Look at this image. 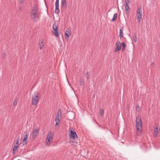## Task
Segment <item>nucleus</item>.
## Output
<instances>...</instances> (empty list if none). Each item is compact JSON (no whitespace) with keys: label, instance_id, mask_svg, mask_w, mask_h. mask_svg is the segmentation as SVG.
Returning <instances> with one entry per match:
<instances>
[{"label":"nucleus","instance_id":"6e6552de","mask_svg":"<svg viewBox=\"0 0 160 160\" xmlns=\"http://www.w3.org/2000/svg\"><path fill=\"white\" fill-rule=\"evenodd\" d=\"M19 140V138H18L16 140V142L14 145V147L13 148L12 150V153L14 154L15 152V151L18 149V148L19 144L18 141Z\"/></svg>","mask_w":160,"mask_h":160},{"label":"nucleus","instance_id":"f704fd0d","mask_svg":"<svg viewBox=\"0 0 160 160\" xmlns=\"http://www.w3.org/2000/svg\"><path fill=\"white\" fill-rule=\"evenodd\" d=\"M68 29H69V28H68L67 29V30H68Z\"/></svg>","mask_w":160,"mask_h":160},{"label":"nucleus","instance_id":"7ed1b4c3","mask_svg":"<svg viewBox=\"0 0 160 160\" xmlns=\"http://www.w3.org/2000/svg\"><path fill=\"white\" fill-rule=\"evenodd\" d=\"M40 97V94L39 93L36 92L34 93L32 95V104L34 106L37 105Z\"/></svg>","mask_w":160,"mask_h":160},{"label":"nucleus","instance_id":"a211bd4d","mask_svg":"<svg viewBox=\"0 0 160 160\" xmlns=\"http://www.w3.org/2000/svg\"><path fill=\"white\" fill-rule=\"evenodd\" d=\"M122 52H123L126 48V45L125 43L124 42H122Z\"/></svg>","mask_w":160,"mask_h":160},{"label":"nucleus","instance_id":"393cba45","mask_svg":"<svg viewBox=\"0 0 160 160\" xmlns=\"http://www.w3.org/2000/svg\"><path fill=\"white\" fill-rule=\"evenodd\" d=\"M18 102V100H17V98H15V100L14 101V102H13V104L14 106H16Z\"/></svg>","mask_w":160,"mask_h":160},{"label":"nucleus","instance_id":"423d86ee","mask_svg":"<svg viewBox=\"0 0 160 160\" xmlns=\"http://www.w3.org/2000/svg\"><path fill=\"white\" fill-rule=\"evenodd\" d=\"M53 136V134L52 131H50L48 133V134L47 136L46 141H47L48 142H50L51 141H52V140Z\"/></svg>","mask_w":160,"mask_h":160},{"label":"nucleus","instance_id":"0eeeda50","mask_svg":"<svg viewBox=\"0 0 160 160\" xmlns=\"http://www.w3.org/2000/svg\"><path fill=\"white\" fill-rule=\"evenodd\" d=\"M70 138L74 140L76 138H77L78 136L76 132L74 131L71 130L70 132Z\"/></svg>","mask_w":160,"mask_h":160},{"label":"nucleus","instance_id":"4be33fe9","mask_svg":"<svg viewBox=\"0 0 160 160\" xmlns=\"http://www.w3.org/2000/svg\"><path fill=\"white\" fill-rule=\"evenodd\" d=\"M100 116H103L104 113V112L102 108H101L100 109Z\"/></svg>","mask_w":160,"mask_h":160},{"label":"nucleus","instance_id":"f257e3e1","mask_svg":"<svg viewBox=\"0 0 160 160\" xmlns=\"http://www.w3.org/2000/svg\"><path fill=\"white\" fill-rule=\"evenodd\" d=\"M38 9L37 5L35 4L34 5L31 10V19L34 22H36L38 21L37 18L39 19L40 14L38 12Z\"/></svg>","mask_w":160,"mask_h":160},{"label":"nucleus","instance_id":"5701e85b","mask_svg":"<svg viewBox=\"0 0 160 160\" xmlns=\"http://www.w3.org/2000/svg\"><path fill=\"white\" fill-rule=\"evenodd\" d=\"M136 109L137 111L138 112H140L141 110V109H140V107L138 105L137 106Z\"/></svg>","mask_w":160,"mask_h":160},{"label":"nucleus","instance_id":"20e7f679","mask_svg":"<svg viewBox=\"0 0 160 160\" xmlns=\"http://www.w3.org/2000/svg\"><path fill=\"white\" fill-rule=\"evenodd\" d=\"M142 8H139L138 9L137 11V19L139 22H140L142 18Z\"/></svg>","mask_w":160,"mask_h":160},{"label":"nucleus","instance_id":"7c9ffc66","mask_svg":"<svg viewBox=\"0 0 160 160\" xmlns=\"http://www.w3.org/2000/svg\"><path fill=\"white\" fill-rule=\"evenodd\" d=\"M19 0V1L20 2V3H22L24 1V0Z\"/></svg>","mask_w":160,"mask_h":160},{"label":"nucleus","instance_id":"473e14b6","mask_svg":"<svg viewBox=\"0 0 160 160\" xmlns=\"http://www.w3.org/2000/svg\"><path fill=\"white\" fill-rule=\"evenodd\" d=\"M95 94H94V95H93V97L94 98L95 97Z\"/></svg>","mask_w":160,"mask_h":160},{"label":"nucleus","instance_id":"a878e982","mask_svg":"<svg viewBox=\"0 0 160 160\" xmlns=\"http://www.w3.org/2000/svg\"><path fill=\"white\" fill-rule=\"evenodd\" d=\"M86 76L87 78V80H88L90 78V75H89L88 72H87L86 73Z\"/></svg>","mask_w":160,"mask_h":160},{"label":"nucleus","instance_id":"412c9836","mask_svg":"<svg viewBox=\"0 0 160 160\" xmlns=\"http://www.w3.org/2000/svg\"><path fill=\"white\" fill-rule=\"evenodd\" d=\"M53 30H58V27L56 24L54 23L52 26Z\"/></svg>","mask_w":160,"mask_h":160},{"label":"nucleus","instance_id":"6ab92c4d","mask_svg":"<svg viewBox=\"0 0 160 160\" xmlns=\"http://www.w3.org/2000/svg\"><path fill=\"white\" fill-rule=\"evenodd\" d=\"M44 44L43 43V41H42L41 42H40L39 44L40 46V49L42 50V49L43 47L44 46Z\"/></svg>","mask_w":160,"mask_h":160},{"label":"nucleus","instance_id":"f8f14e48","mask_svg":"<svg viewBox=\"0 0 160 160\" xmlns=\"http://www.w3.org/2000/svg\"><path fill=\"white\" fill-rule=\"evenodd\" d=\"M116 48L114 50V52H116L119 50H120L121 48V44L120 42L119 41L117 42L116 43Z\"/></svg>","mask_w":160,"mask_h":160},{"label":"nucleus","instance_id":"dca6fc26","mask_svg":"<svg viewBox=\"0 0 160 160\" xmlns=\"http://www.w3.org/2000/svg\"><path fill=\"white\" fill-rule=\"evenodd\" d=\"M137 33H136V32H134V33L133 35V40H134V42H137Z\"/></svg>","mask_w":160,"mask_h":160},{"label":"nucleus","instance_id":"f03ea898","mask_svg":"<svg viewBox=\"0 0 160 160\" xmlns=\"http://www.w3.org/2000/svg\"><path fill=\"white\" fill-rule=\"evenodd\" d=\"M136 128L138 131L137 132V134L140 136L141 134V131L142 130V121L140 117H137L136 119Z\"/></svg>","mask_w":160,"mask_h":160},{"label":"nucleus","instance_id":"72a5a7b5","mask_svg":"<svg viewBox=\"0 0 160 160\" xmlns=\"http://www.w3.org/2000/svg\"><path fill=\"white\" fill-rule=\"evenodd\" d=\"M154 64V62H152V65L153 64Z\"/></svg>","mask_w":160,"mask_h":160},{"label":"nucleus","instance_id":"aec40b11","mask_svg":"<svg viewBox=\"0 0 160 160\" xmlns=\"http://www.w3.org/2000/svg\"><path fill=\"white\" fill-rule=\"evenodd\" d=\"M117 13H115L113 15V17L112 18V21H115L117 19Z\"/></svg>","mask_w":160,"mask_h":160},{"label":"nucleus","instance_id":"ddd939ff","mask_svg":"<svg viewBox=\"0 0 160 160\" xmlns=\"http://www.w3.org/2000/svg\"><path fill=\"white\" fill-rule=\"evenodd\" d=\"M61 4L62 7H64V6L66 7L67 4V2L66 0H62Z\"/></svg>","mask_w":160,"mask_h":160},{"label":"nucleus","instance_id":"2eb2a0df","mask_svg":"<svg viewBox=\"0 0 160 160\" xmlns=\"http://www.w3.org/2000/svg\"><path fill=\"white\" fill-rule=\"evenodd\" d=\"M58 31H53V34L56 37H58L59 36L60 33L58 32Z\"/></svg>","mask_w":160,"mask_h":160},{"label":"nucleus","instance_id":"c85d7f7f","mask_svg":"<svg viewBox=\"0 0 160 160\" xmlns=\"http://www.w3.org/2000/svg\"><path fill=\"white\" fill-rule=\"evenodd\" d=\"M60 118L59 117H56V118L55 119V121L56 122H57V121H58V122L60 121L59 118Z\"/></svg>","mask_w":160,"mask_h":160},{"label":"nucleus","instance_id":"bb28decb","mask_svg":"<svg viewBox=\"0 0 160 160\" xmlns=\"http://www.w3.org/2000/svg\"><path fill=\"white\" fill-rule=\"evenodd\" d=\"M158 127H156V128H154V133L155 134H158Z\"/></svg>","mask_w":160,"mask_h":160},{"label":"nucleus","instance_id":"4468645a","mask_svg":"<svg viewBox=\"0 0 160 160\" xmlns=\"http://www.w3.org/2000/svg\"><path fill=\"white\" fill-rule=\"evenodd\" d=\"M62 112L61 109H59L58 110L56 117L61 118L62 115Z\"/></svg>","mask_w":160,"mask_h":160},{"label":"nucleus","instance_id":"c756f323","mask_svg":"<svg viewBox=\"0 0 160 160\" xmlns=\"http://www.w3.org/2000/svg\"><path fill=\"white\" fill-rule=\"evenodd\" d=\"M28 133H26V135L24 136V138H26L28 139Z\"/></svg>","mask_w":160,"mask_h":160},{"label":"nucleus","instance_id":"cd10ccee","mask_svg":"<svg viewBox=\"0 0 160 160\" xmlns=\"http://www.w3.org/2000/svg\"><path fill=\"white\" fill-rule=\"evenodd\" d=\"M27 139L26 138H24L23 139V142L24 143V144H27V142H26V141Z\"/></svg>","mask_w":160,"mask_h":160},{"label":"nucleus","instance_id":"2f4dec72","mask_svg":"<svg viewBox=\"0 0 160 160\" xmlns=\"http://www.w3.org/2000/svg\"><path fill=\"white\" fill-rule=\"evenodd\" d=\"M59 122H56V124H55V126H57L58 125V124L59 123Z\"/></svg>","mask_w":160,"mask_h":160},{"label":"nucleus","instance_id":"b1692460","mask_svg":"<svg viewBox=\"0 0 160 160\" xmlns=\"http://www.w3.org/2000/svg\"><path fill=\"white\" fill-rule=\"evenodd\" d=\"M119 36L120 38L123 37V31H120Z\"/></svg>","mask_w":160,"mask_h":160},{"label":"nucleus","instance_id":"39448f33","mask_svg":"<svg viewBox=\"0 0 160 160\" xmlns=\"http://www.w3.org/2000/svg\"><path fill=\"white\" fill-rule=\"evenodd\" d=\"M129 3L128 0H125L124 1L125 8L126 10V12L127 14H128L130 12V9L129 7Z\"/></svg>","mask_w":160,"mask_h":160},{"label":"nucleus","instance_id":"9b49d317","mask_svg":"<svg viewBox=\"0 0 160 160\" xmlns=\"http://www.w3.org/2000/svg\"><path fill=\"white\" fill-rule=\"evenodd\" d=\"M71 35V31H66L65 33V38L66 41H68L70 36Z\"/></svg>","mask_w":160,"mask_h":160},{"label":"nucleus","instance_id":"f3484780","mask_svg":"<svg viewBox=\"0 0 160 160\" xmlns=\"http://www.w3.org/2000/svg\"><path fill=\"white\" fill-rule=\"evenodd\" d=\"M84 84V80L82 78H80V85L82 86Z\"/></svg>","mask_w":160,"mask_h":160},{"label":"nucleus","instance_id":"1a4fd4ad","mask_svg":"<svg viewBox=\"0 0 160 160\" xmlns=\"http://www.w3.org/2000/svg\"><path fill=\"white\" fill-rule=\"evenodd\" d=\"M59 0H56L55 2V13L58 14L60 12V10L59 8Z\"/></svg>","mask_w":160,"mask_h":160},{"label":"nucleus","instance_id":"9d476101","mask_svg":"<svg viewBox=\"0 0 160 160\" xmlns=\"http://www.w3.org/2000/svg\"><path fill=\"white\" fill-rule=\"evenodd\" d=\"M38 128H36L32 132L33 138L34 139L36 138L37 137L38 135Z\"/></svg>","mask_w":160,"mask_h":160}]
</instances>
